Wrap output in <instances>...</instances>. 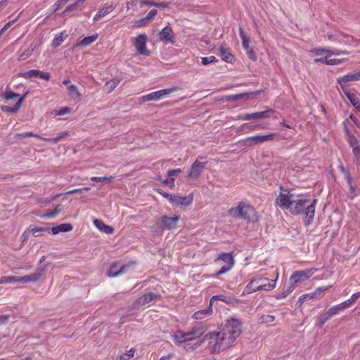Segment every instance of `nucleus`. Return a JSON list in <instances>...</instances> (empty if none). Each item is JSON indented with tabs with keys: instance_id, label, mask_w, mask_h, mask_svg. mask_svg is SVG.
Instances as JSON below:
<instances>
[{
	"instance_id": "obj_1",
	"label": "nucleus",
	"mask_w": 360,
	"mask_h": 360,
	"mask_svg": "<svg viewBox=\"0 0 360 360\" xmlns=\"http://www.w3.org/2000/svg\"><path fill=\"white\" fill-rule=\"evenodd\" d=\"M242 332V323L236 318L226 320L219 331L207 333L200 340L190 347L193 351L207 341V349L211 354L219 353L229 347L239 337Z\"/></svg>"
},
{
	"instance_id": "obj_2",
	"label": "nucleus",
	"mask_w": 360,
	"mask_h": 360,
	"mask_svg": "<svg viewBox=\"0 0 360 360\" xmlns=\"http://www.w3.org/2000/svg\"><path fill=\"white\" fill-rule=\"evenodd\" d=\"M318 200L314 199L311 200L306 198H295L292 207L290 210V213L293 215L304 214L306 217L305 224H310L315 214L316 205Z\"/></svg>"
},
{
	"instance_id": "obj_3",
	"label": "nucleus",
	"mask_w": 360,
	"mask_h": 360,
	"mask_svg": "<svg viewBox=\"0 0 360 360\" xmlns=\"http://www.w3.org/2000/svg\"><path fill=\"white\" fill-rule=\"evenodd\" d=\"M229 214L233 218L255 224L259 221V216L255 207L248 201L238 202L235 207L229 209Z\"/></svg>"
},
{
	"instance_id": "obj_4",
	"label": "nucleus",
	"mask_w": 360,
	"mask_h": 360,
	"mask_svg": "<svg viewBox=\"0 0 360 360\" xmlns=\"http://www.w3.org/2000/svg\"><path fill=\"white\" fill-rule=\"evenodd\" d=\"M27 94L28 93L27 92L22 96H20L19 94L13 92L8 88H6L5 91L2 94V96H1L2 98H4L6 101H10V100L14 99L15 98H18V100L15 103V104L13 106L1 105V110L4 112H9V113H15V112H18L20 110V108L22 105V103L24 99L25 98V97L27 96Z\"/></svg>"
},
{
	"instance_id": "obj_5",
	"label": "nucleus",
	"mask_w": 360,
	"mask_h": 360,
	"mask_svg": "<svg viewBox=\"0 0 360 360\" xmlns=\"http://www.w3.org/2000/svg\"><path fill=\"white\" fill-rule=\"evenodd\" d=\"M281 192L276 200V205L282 210H288L290 212L292 203L295 200V195L292 193L289 189H285L283 186L280 187Z\"/></svg>"
},
{
	"instance_id": "obj_6",
	"label": "nucleus",
	"mask_w": 360,
	"mask_h": 360,
	"mask_svg": "<svg viewBox=\"0 0 360 360\" xmlns=\"http://www.w3.org/2000/svg\"><path fill=\"white\" fill-rule=\"evenodd\" d=\"M215 262L223 263V266L216 274V277L218 278L233 268L235 265L234 255L233 252H221L217 256Z\"/></svg>"
},
{
	"instance_id": "obj_7",
	"label": "nucleus",
	"mask_w": 360,
	"mask_h": 360,
	"mask_svg": "<svg viewBox=\"0 0 360 360\" xmlns=\"http://www.w3.org/2000/svg\"><path fill=\"white\" fill-rule=\"evenodd\" d=\"M179 215H175L174 217H168L164 215L156 221V225L159 229L162 230H171L176 228V222L179 220Z\"/></svg>"
},
{
	"instance_id": "obj_8",
	"label": "nucleus",
	"mask_w": 360,
	"mask_h": 360,
	"mask_svg": "<svg viewBox=\"0 0 360 360\" xmlns=\"http://www.w3.org/2000/svg\"><path fill=\"white\" fill-rule=\"evenodd\" d=\"M148 37L146 34H140L134 39L133 44L140 55L150 56V51L146 47Z\"/></svg>"
},
{
	"instance_id": "obj_9",
	"label": "nucleus",
	"mask_w": 360,
	"mask_h": 360,
	"mask_svg": "<svg viewBox=\"0 0 360 360\" xmlns=\"http://www.w3.org/2000/svg\"><path fill=\"white\" fill-rule=\"evenodd\" d=\"M176 90L177 88L176 87L158 90L143 96L142 99L143 101H157L167 96L169 94L176 91Z\"/></svg>"
},
{
	"instance_id": "obj_10",
	"label": "nucleus",
	"mask_w": 360,
	"mask_h": 360,
	"mask_svg": "<svg viewBox=\"0 0 360 360\" xmlns=\"http://www.w3.org/2000/svg\"><path fill=\"white\" fill-rule=\"evenodd\" d=\"M360 80V70L355 73H349L337 78V83L340 86L343 92L349 91L347 83Z\"/></svg>"
},
{
	"instance_id": "obj_11",
	"label": "nucleus",
	"mask_w": 360,
	"mask_h": 360,
	"mask_svg": "<svg viewBox=\"0 0 360 360\" xmlns=\"http://www.w3.org/2000/svg\"><path fill=\"white\" fill-rule=\"evenodd\" d=\"M172 338L177 346H181L184 343L195 340L191 332H184L181 330H176L172 335Z\"/></svg>"
},
{
	"instance_id": "obj_12",
	"label": "nucleus",
	"mask_w": 360,
	"mask_h": 360,
	"mask_svg": "<svg viewBox=\"0 0 360 360\" xmlns=\"http://www.w3.org/2000/svg\"><path fill=\"white\" fill-rule=\"evenodd\" d=\"M316 271L317 269L311 268L303 271H295L292 274L290 280L292 281V283L294 285L295 283L303 282L313 275Z\"/></svg>"
},
{
	"instance_id": "obj_13",
	"label": "nucleus",
	"mask_w": 360,
	"mask_h": 360,
	"mask_svg": "<svg viewBox=\"0 0 360 360\" xmlns=\"http://www.w3.org/2000/svg\"><path fill=\"white\" fill-rule=\"evenodd\" d=\"M159 40L165 44H174L175 37L172 29L169 26H165L158 33Z\"/></svg>"
},
{
	"instance_id": "obj_14",
	"label": "nucleus",
	"mask_w": 360,
	"mask_h": 360,
	"mask_svg": "<svg viewBox=\"0 0 360 360\" xmlns=\"http://www.w3.org/2000/svg\"><path fill=\"white\" fill-rule=\"evenodd\" d=\"M206 165L207 162H200L198 160H196L191 165L190 171L188 173V177L190 179H197L200 176Z\"/></svg>"
},
{
	"instance_id": "obj_15",
	"label": "nucleus",
	"mask_w": 360,
	"mask_h": 360,
	"mask_svg": "<svg viewBox=\"0 0 360 360\" xmlns=\"http://www.w3.org/2000/svg\"><path fill=\"white\" fill-rule=\"evenodd\" d=\"M272 109H267L264 111L261 112H256L253 113H245L240 116V120H256V119H264L267 118L270 116V114L273 112Z\"/></svg>"
},
{
	"instance_id": "obj_16",
	"label": "nucleus",
	"mask_w": 360,
	"mask_h": 360,
	"mask_svg": "<svg viewBox=\"0 0 360 360\" xmlns=\"http://www.w3.org/2000/svg\"><path fill=\"white\" fill-rule=\"evenodd\" d=\"M193 201V195L190 194L188 196H179L177 195H172L169 202L172 205H179L186 207L189 205Z\"/></svg>"
},
{
	"instance_id": "obj_17",
	"label": "nucleus",
	"mask_w": 360,
	"mask_h": 360,
	"mask_svg": "<svg viewBox=\"0 0 360 360\" xmlns=\"http://www.w3.org/2000/svg\"><path fill=\"white\" fill-rule=\"evenodd\" d=\"M267 278H259L252 279L245 286L243 295L250 294L257 291H259V283L262 281H268Z\"/></svg>"
},
{
	"instance_id": "obj_18",
	"label": "nucleus",
	"mask_w": 360,
	"mask_h": 360,
	"mask_svg": "<svg viewBox=\"0 0 360 360\" xmlns=\"http://www.w3.org/2000/svg\"><path fill=\"white\" fill-rule=\"evenodd\" d=\"M160 297V295L150 292L142 295L140 296L136 301V305L139 307L141 306H144L146 304L150 303L154 301L155 299Z\"/></svg>"
},
{
	"instance_id": "obj_19",
	"label": "nucleus",
	"mask_w": 360,
	"mask_h": 360,
	"mask_svg": "<svg viewBox=\"0 0 360 360\" xmlns=\"http://www.w3.org/2000/svg\"><path fill=\"white\" fill-rule=\"evenodd\" d=\"M22 76L25 78L30 79L32 77H39L44 80H49L51 77V75L49 72H43L38 70H30L22 74Z\"/></svg>"
},
{
	"instance_id": "obj_20",
	"label": "nucleus",
	"mask_w": 360,
	"mask_h": 360,
	"mask_svg": "<svg viewBox=\"0 0 360 360\" xmlns=\"http://www.w3.org/2000/svg\"><path fill=\"white\" fill-rule=\"evenodd\" d=\"M278 134L269 133V134H264V135L257 134L255 136H252V139L254 141V144L257 145V144L263 143L264 142L271 141L274 140V138L278 137Z\"/></svg>"
},
{
	"instance_id": "obj_21",
	"label": "nucleus",
	"mask_w": 360,
	"mask_h": 360,
	"mask_svg": "<svg viewBox=\"0 0 360 360\" xmlns=\"http://www.w3.org/2000/svg\"><path fill=\"white\" fill-rule=\"evenodd\" d=\"M207 330L205 325L201 322L196 323L191 328L190 331L193 334L195 339L200 338Z\"/></svg>"
},
{
	"instance_id": "obj_22",
	"label": "nucleus",
	"mask_w": 360,
	"mask_h": 360,
	"mask_svg": "<svg viewBox=\"0 0 360 360\" xmlns=\"http://www.w3.org/2000/svg\"><path fill=\"white\" fill-rule=\"evenodd\" d=\"M41 271L42 269L39 271L19 277V283L36 282L41 277Z\"/></svg>"
},
{
	"instance_id": "obj_23",
	"label": "nucleus",
	"mask_w": 360,
	"mask_h": 360,
	"mask_svg": "<svg viewBox=\"0 0 360 360\" xmlns=\"http://www.w3.org/2000/svg\"><path fill=\"white\" fill-rule=\"evenodd\" d=\"M212 312V305H211V304L210 303V305L207 309L199 310L195 312L193 315V317L195 319H203L206 317L211 316Z\"/></svg>"
},
{
	"instance_id": "obj_24",
	"label": "nucleus",
	"mask_w": 360,
	"mask_h": 360,
	"mask_svg": "<svg viewBox=\"0 0 360 360\" xmlns=\"http://www.w3.org/2000/svg\"><path fill=\"white\" fill-rule=\"evenodd\" d=\"M352 105L360 112V100L356 94L350 91L343 92Z\"/></svg>"
},
{
	"instance_id": "obj_25",
	"label": "nucleus",
	"mask_w": 360,
	"mask_h": 360,
	"mask_svg": "<svg viewBox=\"0 0 360 360\" xmlns=\"http://www.w3.org/2000/svg\"><path fill=\"white\" fill-rule=\"evenodd\" d=\"M345 133L347 136V141L352 149L360 146L359 141L357 138L348 129L347 126H345Z\"/></svg>"
},
{
	"instance_id": "obj_26",
	"label": "nucleus",
	"mask_w": 360,
	"mask_h": 360,
	"mask_svg": "<svg viewBox=\"0 0 360 360\" xmlns=\"http://www.w3.org/2000/svg\"><path fill=\"white\" fill-rule=\"evenodd\" d=\"M94 225L101 231L107 233V234H111L113 233V228L110 226L105 224L102 220L100 219H95Z\"/></svg>"
},
{
	"instance_id": "obj_27",
	"label": "nucleus",
	"mask_w": 360,
	"mask_h": 360,
	"mask_svg": "<svg viewBox=\"0 0 360 360\" xmlns=\"http://www.w3.org/2000/svg\"><path fill=\"white\" fill-rule=\"evenodd\" d=\"M114 8L115 7L112 5L102 8L94 15V21L99 20L101 18L111 13L114 10Z\"/></svg>"
},
{
	"instance_id": "obj_28",
	"label": "nucleus",
	"mask_w": 360,
	"mask_h": 360,
	"mask_svg": "<svg viewBox=\"0 0 360 360\" xmlns=\"http://www.w3.org/2000/svg\"><path fill=\"white\" fill-rule=\"evenodd\" d=\"M338 43L345 45L356 46V41L354 37L349 34L340 35L338 39Z\"/></svg>"
},
{
	"instance_id": "obj_29",
	"label": "nucleus",
	"mask_w": 360,
	"mask_h": 360,
	"mask_svg": "<svg viewBox=\"0 0 360 360\" xmlns=\"http://www.w3.org/2000/svg\"><path fill=\"white\" fill-rule=\"evenodd\" d=\"M219 51L222 60L225 62L232 63L235 60L233 55L228 51L224 46H220Z\"/></svg>"
},
{
	"instance_id": "obj_30",
	"label": "nucleus",
	"mask_w": 360,
	"mask_h": 360,
	"mask_svg": "<svg viewBox=\"0 0 360 360\" xmlns=\"http://www.w3.org/2000/svg\"><path fill=\"white\" fill-rule=\"evenodd\" d=\"M63 210L61 205H58L54 210L46 211L45 213L41 215V217L46 219H53L56 217Z\"/></svg>"
},
{
	"instance_id": "obj_31",
	"label": "nucleus",
	"mask_w": 360,
	"mask_h": 360,
	"mask_svg": "<svg viewBox=\"0 0 360 360\" xmlns=\"http://www.w3.org/2000/svg\"><path fill=\"white\" fill-rule=\"evenodd\" d=\"M98 34L85 37L77 44V46L82 47L87 46L94 42L98 39Z\"/></svg>"
},
{
	"instance_id": "obj_32",
	"label": "nucleus",
	"mask_w": 360,
	"mask_h": 360,
	"mask_svg": "<svg viewBox=\"0 0 360 360\" xmlns=\"http://www.w3.org/2000/svg\"><path fill=\"white\" fill-rule=\"evenodd\" d=\"M129 266H122L120 268V269L117 270V268L115 266H112L109 271H108V276L109 277H116V276H118L124 273H125L127 271V270L128 269Z\"/></svg>"
},
{
	"instance_id": "obj_33",
	"label": "nucleus",
	"mask_w": 360,
	"mask_h": 360,
	"mask_svg": "<svg viewBox=\"0 0 360 360\" xmlns=\"http://www.w3.org/2000/svg\"><path fill=\"white\" fill-rule=\"evenodd\" d=\"M33 51H34V48L32 46H30L27 48L21 49L20 50V53L19 55L18 60H26L27 58H28L29 57L31 56V55L33 53Z\"/></svg>"
},
{
	"instance_id": "obj_34",
	"label": "nucleus",
	"mask_w": 360,
	"mask_h": 360,
	"mask_svg": "<svg viewBox=\"0 0 360 360\" xmlns=\"http://www.w3.org/2000/svg\"><path fill=\"white\" fill-rule=\"evenodd\" d=\"M347 303H346L345 301L334 305L330 308V313L333 314L334 316L339 314L341 311H344L346 309H348V306L347 305Z\"/></svg>"
},
{
	"instance_id": "obj_35",
	"label": "nucleus",
	"mask_w": 360,
	"mask_h": 360,
	"mask_svg": "<svg viewBox=\"0 0 360 360\" xmlns=\"http://www.w3.org/2000/svg\"><path fill=\"white\" fill-rule=\"evenodd\" d=\"M239 34L242 39V46L245 51L251 48L250 46V38L245 34L243 28L241 27H239Z\"/></svg>"
},
{
	"instance_id": "obj_36",
	"label": "nucleus",
	"mask_w": 360,
	"mask_h": 360,
	"mask_svg": "<svg viewBox=\"0 0 360 360\" xmlns=\"http://www.w3.org/2000/svg\"><path fill=\"white\" fill-rule=\"evenodd\" d=\"M314 61H315V63H320L326 64L328 65H335L340 64L342 62V60L335 59V58L328 60V58H316L314 60Z\"/></svg>"
},
{
	"instance_id": "obj_37",
	"label": "nucleus",
	"mask_w": 360,
	"mask_h": 360,
	"mask_svg": "<svg viewBox=\"0 0 360 360\" xmlns=\"http://www.w3.org/2000/svg\"><path fill=\"white\" fill-rule=\"evenodd\" d=\"M216 300L222 301L226 304H231L232 303L231 297L226 296L224 295H216L212 296L210 300V303L211 304V305H213V303Z\"/></svg>"
},
{
	"instance_id": "obj_38",
	"label": "nucleus",
	"mask_w": 360,
	"mask_h": 360,
	"mask_svg": "<svg viewBox=\"0 0 360 360\" xmlns=\"http://www.w3.org/2000/svg\"><path fill=\"white\" fill-rule=\"evenodd\" d=\"M68 92L69 96L74 100L79 98L81 94L79 92L77 87L74 84H70L68 86Z\"/></svg>"
},
{
	"instance_id": "obj_39",
	"label": "nucleus",
	"mask_w": 360,
	"mask_h": 360,
	"mask_svg": "<svg viewBox=\"0 0 360 360\" xmlns=\"http://www.w3.org/2000/svg\"><path fill=\"white\" fill-rule=\"evenodd\" d=\"M295 285L291 283L286 289L276 295V300H281L288 296L295 289Z\"/></svg>"
},
{
	"instance_id": "obj_40",
	"label": "nucleus",
	"mask_w": 360,
	"mask_h": 360,
	"mask_svg": "<svg viewBox=\"0 0 360 360\" xmlns=\"http://www.w3.org/2000/svg\"><path fill=\"white\" fill-rule=\"evenodd\" d=\"M276 279L271 280L268 283H259V291L260 290H266L270 291L275 288L276 284Z\"/></svg>"
},
{
	"instance_id": "obj_41",
	"label": "nucleus",
	"mask_w": 360,
	"mask_h": 360,
	"mask_svg": "<svg viewBox=\"0 0 360 360\" xmlns=\"http://www.w3.org/2000/svg\"><path fill=\"white\" fill-rule=\"evenodd\" d=\"M311 52L315 56L326 55L325 58H328L330 57L328 54L330 53V50L326 48H315L312 49Z\"/></svg>"
},
{
	"instance_id": "obj_42",
	"label": "nucleus",
	"mask_w": 360,
	"mask_h": 360,
	"mask_svg": "<svg viewBox=\"0 0 360 360\" xmlns=\"http://www.w3.org/2000/svg\"><path fill=\"white\" fill-rule=\"evenodd\" d=\"M19 282V277L18 276H1L0 278V284H5V283H13Z\"/></svg>"
},
{
	"instance_id": "obj_43",
	"label": "nucleus",
	"mask_w": 360,
	"mask_h": 360,
	"mask_svg": "<svg viewBox=\"0 0 360 360\" xmlns=\"http://www.w3.org/2000/svg\"><path fill=\"white\" fill-rule=\"evenodd\" d=\"M68 136V132H61V133L58 134L54 138H52V139L44 138V139H43V140L46 141H48V142H50V143H56L58 141H60L62 139H63V138H65V137H66Z\"/></svg>"
},
{
	"instance_id": "obj_44",
	"label": "nucleus",
	"mask_w": 360,
	"mask_h": 360,
	"mask_svg": "<svg viewBox=\"0 0 360 360\" xmlns=\"http://www.w3.org/2000/svg\"><path fill=\"white\" fill-rule=\"evenodd\" d=\"M64 40L65 37L63 36V33L61 32L56 34L52 41V46L54 48L58 47L63 42Z\"/></svg>"
},
{
	"instance_id": "obj_45",
	"label": "nucleus",
	"mask_w": 360,
	"mask_h": 360,
	"mask_svg": "<svg viewBox=\"0 0 360 360\" xmlns=\"http://www.w3.org/2000/svg\"><path fill=\"white\" fill-rule=\"evenodd\" d=\"M120 84L119 79H112L106 82L105 85L108 88L109 91H112Z\"/></svg>"
},
{
	"instance_id": "obj_46",
	"label": "nucleus",
	"mask_w": 360,
	"mask_h": 360,
	"mask_svg": "<svg viewBox=\"0 0 360 360\" xmlns=\"http://www.w3.org/2000/svg\"><path fill=\"white\" fill-rule=\"evenodd\" d=\"M217 58L214 56L201 58V62L203 65H207L209 64L214 63L217 62Z\"/></svg>"
},
{
	"instance_id": "obj_47",
	"label": "nucleus",
	"mask_w": 360,
	"mask_h": 360,
	"mask_svg": "<svg viewBox=\"0 0 360 360\" xmlns=\"http://www.w3.org/2000/svg\"><path fill=\"white\" fill-rule=\"evenodd\" d=\"M333 316H334L333 314L330 313V309H328L319 319L322 320V323H325Z\"/></svg>"
},
{
	"instance_id": "obj_48",
	"label": "nucleus",
	"mask_w": 360,
	"mask_h": 360,
	"mask_svg": "<svg viewBox=\"0 0 360 360\" xmlns=\"http://www.w3.org/2000/svg\"><path fill=\"white\" fill-rule=\"evenodd\" d=\"M275 320V316L270 314L263 315L260 318V321L262 323H269L273 322Z\"/></svg>"
},
{
	"instance_id": "obj_49",
	"label": "nucleus",
	"mask_w": 360,
	"mask_h": 360,
	"mask_svg": "<svg viewBox=\"0 0 360 360\" xmlns=\"http://www.w3.org/2000/svg\"><path fill=\"white\" fill-rule=\"evenodd\" d=\"M240 142L241 146L244 147H250L255 145L252 136L243 139Z\"/></svg>"
},
{
	"instance_id": "obj_50",
	"label": "nucleus",
	"mask_w": 360,
	"mask_h": 360,
	"mask_svg": "<svg viewBox=\"0 0 360 360\" xmlns=\"http://www.w3.org/2000/svg\"><path fill=\"white\" fill-rule=\"evenodd\" d=\"M112 179V176H93L91 178V181L94 182H101L103 181H111Z\"/></svg>"
},
{
	"instance_id": "obj_51",
	"label": "nucleus",
	"mask_w": 360,
	"mask_h": 360,
	"mask_svg": "<svg viewBox=\"0 0 360 360\" xmlns=\"http://www.w3.org/2000/svg\"><path fill=\"white\" fill-rule=\"evenodd\" d=\"M162 184L163 185H165V186H169V188H172L174 187L175 186V184H174V178H169V177H167L165 179H163L162 181Z\"/></svg>"
},
{
	"instance_id": "obj_52",
	"label": "nucleus",
	"mask_w": 360,
	"mask_h": 360,
	"mask_svg": "<svg viewBox=\"0 0 360 360\" xmlns=\"http://www.w3.org/2000/svg\"><path fill=\"white\" fill-rule=\"evenodd\" d=\"M182 172V169L180 168L168 170L167 172V176L169 178H174L176 175L181 174Z\"/></svg>"
},
{
	"instance_id": "obj_53",
	"label": "nucleus",
	"mask_w": 360,
	"mask_h": 360,
	"mask_svg": "<svg viewBox=\"0 0 360 360\" xmlns=\"http://www.w3.org/2000/svg\"><path fill=\"white\" fill-rule=\"evenodd\" d=\"M31 233L36 237L39 236L41 233L49 231V229L46 228H32L31 229Z\"/></svg>"
},
{
	"instance_id": "obj_54",
	"label": "nucleus",
	"mask_w": 360,
	"mask_h": 360,
	"mask_svg": "<svg viewBox=\"0 0 360 360\" xmlns=\"http://www.w3.org/2000/svg\"><path fill=\"white\" fill-rule=\"evenodd\" d=\"M349 53V52L347 51H341L340 49H333V50H330V52L328 54V56H330V57L332 56L348 55Z\"/></svg>"
},
{
	"instance_id": "obj_55",
	"label": "nucleus",
	"mask_w": 360,
	"mask_h": 360,
	"mask_svg": "<svg viewBox=\"0 0 360 360\" xmlns=\"http://www.w3.org/2000/svg\"><path fill=\"white\" fill-rule=\"evenodd\" d=\"M18 136L21 137V138H27V137H30V136H34V137H37V138H39V139H40L41 140H43V139H44V138L39 136V135H37L36 134H34L32 131H27V132H23V133H21V134H18Z\"/></svg>"
},
{
	"instance_id": "obj_56",
	"label": "nucleus",
	"mask_w": 360,
	"mask_h": 360,
	"mask_svg": "<svg viewBox=\"0 0 360 360\" xmlns=\"http://www.w3.org/2000/svg\"><path fill=\"white\" fill-rule=\"evenodd\" d=\"M245 51L249 58L251 59L252 61H256L257 60V54L252 48H250Z\"/></svg>"
},
{
	"instance_id": "obj_57",
	"label": "nucleus",
	"mask_w": 360,
	"mask_h": 360,
	"mask_svg": "<svg viewBox=\"0 0 360 360\" xmlns=\"http://www.w3.org/2000/svg\"><path fill=\"white\" fill-rule=\"evenodd\" d=\"M352 153L354 156L356 162L358 164H360V146L353 148Z\"/></svg>"
},
{
	"instance_id": "obj_58",
	"label": "nucleus",
	"mask_w": 360,
	"mask_h": 360,
	"mask_svg": "<svg viewBox=\"0 0 360 360\" xmlns=\"http://www.w3.org/2000/svg\"><path fill=\"white\" fill-rule=\"evenodd\" d=\"M68 1V0H58L53 5V12L56 11L57 10H58L61 6H63V5H65L67 2Z\"/></svg>"
},
{
	"instance_id": "obj_59",
	"label": "nucleus",
	"mask_w": 360,
	"mask_h": 360,
	"mask_svg": "<svg viewBox=\"0 0 360 360\" xmlns=\"http://www.w3.org/2000/svg\"><path fill=\"white\" fill-rule=\"evenodd\" d=\"M58 226L60 232H68L72 229V226L70 224H62Z\"/></svg>"
},
{
	"instance_id": "obj_60",
	"label": "nucleus",
	"mask_w": 360,
	"mask_h": 360,
	"mask_svg": "<svg viewBox=\"0 0 360 360\" xmlns=\"http://www.w3.org/2000/svg\"><path fill=\"white\" fill-rule=\"evenodd\" d=\"M70 112H71V108H69V107H64V108H62L60 110H58L56 115L62 116V115H65L66 114H68Z\"/></svg>"
},
{
	"instance_id": "obj_61",
	"label": "nucleus",
	"mask_w": 360,
	"mask_h": 360,
	"mask_svg": "<svg viewBox=\"0 0 360 360\" xmlns=\"http://www.w3.org/2000/svg\"><path fill=\"white\" fill-rule=\"evenodd\" d=\"M134 354V349H130L124 355L120 356V360H129Z\"/></svg>"
},
{
	"instance_id": "obj_62",
	"label": "nucleus",
	"mask_w": 360,
	"mask_h": 360,
	"mask_svg": "<svg viewBox=\"0 0 360 360\" xmlns=\"http://www.w3.org/2000/svg\"><path fill=\"white\" fill-rule=\"evenodd\" d=\"M314 297V294H304L299 297V302L301 304L307 300H311Z\"/></svg>"
},
{
	"instance_id": "obj_63",
	"label": "nucleus",
	"mask_w": 360,
	"mask_h": 360,
	"mask_svg": "<svg viewBox=\"0 0 360 360\" xmlns=\"http://www.w3.org/2000/svg\"><path fill=\"white\" fill-rule=\"evenodd\" d=\"M18 17H17L16 18L13 19V20H11L9 21L8 22H7L0 30V36L6 31L11 26V25L15 22L17 20Z\"/></svg>"
},
{
	"instance_id": "obj_64",
	"label": "nucleus",
	"mask_w": 360,
	"mask_h": 360,
	"mask_svg": "<svg viewBox=\"0 0 360 360\" xmlns=\"http://www.w3.org/2000/svg\"><path fill=\"white\" fill-rule=\"evenodd\" d=\"M147 24H148V22L144 17V18H141L139 20H137L134 24V27H144L145 25H146Z\"/></svg>"
}]
</instances>
